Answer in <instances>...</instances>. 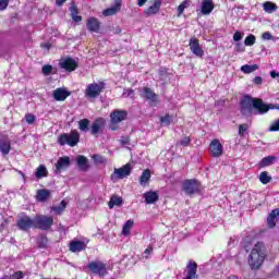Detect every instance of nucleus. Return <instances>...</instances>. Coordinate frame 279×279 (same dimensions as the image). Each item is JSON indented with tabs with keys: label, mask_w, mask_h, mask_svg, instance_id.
<instances>
[{
	"label": "nucleus",
	"mask_w": 279,
	"mask_h": 279,
	"mask_svg": "<svg viewBox=\"0 0 279 279\" xmlns=\"http://www.w3.org/2000/svg\"><path fill=\"white\" fill-rule=\"evenodd\" d=\"M272 104L268 105L260 98H254L251 95H244L240 99V112L242 117H252V114H267L268 110H274Z\"/></svg>",
	"instance_id": "f257e3e1"
},
{
	"label": "nucleus",
	"mask_w": 279,
	"mask_h": 279,
	"mask_svg": "<svg viewBox=\"0 0 279 279\" xmlns=\"http://www.w3.org/2000/svg\"><path fill=\"white\" fill-rule=\"evenodd\" d=\"M265 258H267V255L265 254V244L263 242H257L248 256L250 268L253 271L260 269L263 263H265Z\"/></svg>",
	"instance_id": "f03ea898"
},
{
	"label": "nucleus",
	"mask_w": 279,
	"mask_h": 279,
	"mask_svg": "<svg viewBox=\"0 0 279 279\" xmlns=\"http://www.w3.org/2000/svg\"><path fill=\"white\" fill-rule=\"evenodd\" d=\"M80 143V132L77 130H72L70 133H62L58 137V144L61 147L69 145V147H75Z\"/></svg>",
	"instance_id": "7ed1b4c3"
},
{
	"label": "nucleus",
	"mask_w": 279,
	"mask_h": 279,
	"mask_svg": "<svg viewBox=\"0 0 279 279\" xmlns=\"http://www.w3.org/2000/svg\"><path fill=\"white\" fill-rule=\"evenodd\" d=\"M90 274L94 276H99L100 278H104L105 276H108V265L104 263L102 260L95 259L87 264L86 266Z\"/></svg>",
	"instance_id": "20e7f679"
},
{
	"label": "nucleus",
	"mask_w": 279,
	"mask_h": 279,
	"mask_svg": "<svg viewBox=\"0 0 279 279\" xmlns=\"http://www.w3.org/2000/svg\"><path fill=\"white\" fill-rule=\"evenodd\" d=\"M53 226V217L47 215L35 216V230H43L49 232Z\"/></svg>",
	"instance_id": "39448f33"
},
{
	"label": "nucleus",
	"mask_w": 279,
	"mask_h": 279,
	"mask_svg": "<svg viewBox=\"0 0 279 279\" xmlns=\"http://www.w3.org/2000/svg\"><path fill=\"white\" fill-rule=\"evenodd\" d=\"M104 90H106L105 82L92 83L87 85L85 95L86 97H89V99H96V97H99Z\"/></svg>",
	"instance_id": "423d86ee"
},
{
	"label": "nucleus",
	"mask_w": 279,
	"mask_h": 279,
	"mask_svg": "<svg viewBox=\"0 0 279 279\" xmlns=\"http://www.w3.org/2000/svg\"><path fill=\"white\" fill-rule=\"evenodd\" d=\"M202 183H199L196 179H186L182 183V190L184 191L185 195H195V193H199V189Z\"/></svg>",
	"instance_id": "0eeeda50"
},
{
	"label": "nucleus",
	"mask_w": 279,
	"mask_h": 279,
	"mask_svg": "<svg viewBox=\"0 0 279 279\" xmlns=\"http://www.w3.org/2000/svg\"><path fill=\"white\" fill-rule=\"evenodd\" d=\"M16 226L22 232H29L32 228L35 229V218L32 219L29 216L24 215L23 217L17 219Z\"/></svg>",
	"instance_id": "6e6552de"
},
{
	"label": "nucleus",
	"mask_w": 279,
	"mask_h": 279,
	"mask_svg": "<svg viewBox=\"0 0 279 279\" xmlns=\"http://www.w3.org/2000/svg\"><path fill=\"white\" fill-rule=\"evenodd\" d=\"M128 120V110L116 109L110 113V121L112 125H119V123Z\"/></svg>",
	"instance_id": "1a4fd4ad"
},
{
	"label": "nucleus",
	"mask_w": 279,
	"mask_h": 279,
	"mask_svg": "<svg viewBox=\"0 0 279 279\" xmlns=\"http://www.w3.org/2000/svg\"><path fill=\"white\" fill-rule=\"evenodd\" d=\"M106 129V120L104 118H96L90 126L92 136H99V134H104V130Z\"/></svg>",
	"instance_id": "9d476101"
},
{
	"label": "nucleus",
	"mask_w": 279,
	"mask_h": 279,
	"mask_svg": "<svg viewBox=\"0 0 279 279\" xmlns=\"http://www.w3.org/2000/svg\"><path fill=\"white\" fill-rule=\"evenodd\" d=\"M143 93L145 100L149 101V106H151V108H156V106L160 104V98H158V94L154 93L150 87H144Z\"/></svg>",
	"instance_id": "9b49d317"
},
{
	"label": "nucleus",
	"mask_w": 279,
	"mask_h": 279,
	"mask_svg": "<svg viewBox=\"0 0 279 279\" xmlns=\"http://www.w3.org/2000/svg\"><path fill=\"white\" fill-rule=\"evenodd\" d=\"M86 28L92 34H99V32H101V22L99 19L92 16L86 21Z\"/></svg>",
	"instance_id": "f8f14e48"
},
{
	"label": "nucleus",
	"mask_w": 279,
	"mask_h": 279,
	"mask_svg": "<svg viewBox=\"0 0 279 279\" xmlns=\"http://www.w3.org/2000/svg\"><path fill=\"white\" fill-rule=\"evenodd\" d=\"M190 50L197 58H204V49L199 46V39L197 37H192L189 44Z\"/></svg>",
	"instance_id": "ddd939ff"
},
{
	"label": "nucleus",
	"mask_w": 279,
	"mask_h": 279,
	"mask_svg": "<svg viewBox=\"0 0 279 279\" xmlns=\"http://www.w3.org/2000/svg\"><path fill=\"white\" fill-rule=\"evenodd\" d=\"M60 69H64V71H68V73H73L80 66L77 61L75 59L68 57L63 61L59 63Z\"/></svg>",
	"instance_id": "4468645a"
},
{
	"label": "nucleus",
	"mask_w": 279,
	"mask_h": 279,
	"mask_svg": "<svg viewBox=\"0 0 279 279\" xmlns=\"http://www.w3.org/2000/svg\"><path fill=\"white\" fill-rule=\"evenodd\" d=\"M209 151L214 158H219L223 156V145H221V142L219 140H214L209 144Z\"/></svg>",
	"instance_id": "2eb2a0df"
},
{
	"label": "nucleus",
	"mask_w": 279,
	"mask_h": 279,
	"mask_svg": "<svg viewBox=\"0 0 279 279\" xmlns=\"http://www.w3.org/2000/svg\"><path fill=\"white\" fill-rule=\"evenodd\" d=\"M197 263L190 260L185 268V278L184 279H197Z\"/></svg>",
	"instance_id": "dca6fc26"
},
{
	"label": "nucleus",
	"mask_w": 279,
	"mask_h": 279,
	"mask_svg": "<svg viewBox=\"0 0 279 279\" xmlns=\"http://www.w3.org/2000/svg\"><path fill=\"white\" fill-rule=\"evenodd\" d=\"M52 97L54 101H65L68 97H71V92L66 88L58 87L52 92Z\"/></svg>",
	"instance_id": "f3484780"
},
{
	"label": "nucleus",
	"mask_w": 279,
	"mask_h": 279,
	"mask_svg": "<svg viewBox=\"0 0 279 279\" xmlns=\"http://www.w3.org/2000/svg\"><path fill=\"white\" fill-rule=\"evenodd\" d=\"M114 5L106 9L102 14L104 16H114V14L121 12V5L123 3V0H113Z\"/></svg>",
	"instance_id": "a211bd4d"
},
{
	"label": "nucleus",
	"mask_w": 279,
	"mask_h": 279,
	"mask_svg": "<svg viewBox=\"0 0 279 279\" xmlns=\"http://www.w3.org/2000/svg\"><path fill=\"white\" fill-rule=\"evenodd\" d=\"M71 167V158L69 156L60 157L56 163V173H61L62 169Z\"/></svg>",
	"instance_id": "6ab92c4d"
},
{
	"label": "nucleus",
	"mask_w": 279,
	"mask_h": 279,
	"mask_svg": "<svg viewBox=\"0 0 279 279\" xmlns=\"http://www.w3.org/2000/svg\"><path fill=\"white\" fill-rule=\"evenodd\" d=\"M160 5H162V0H155L153 5L145 9V15L153 16V14H158L160 12Z\"/></svg>",
	"instance_id": "aec40b11"
},
{
	"label": "nucleus",
	"mask_w": 279,
	"mask_h": 279,
	"mask_svg": "<svg viewBox=\"0 0 279 279\" xmlns=\"http://www.w3.org/2000/svg\"><path fill=\"white\" fill-rule=\"evenodd\" d=\"M114 173L120 180H123V178H128V175L132 173V166H130V163H126L122 168L114 169Z\"/></svg>",
	"instance_id": "412c9836"
},
{
	"label": "nucleus",
	"mask_w": 279,
	"mask_h": 279,
	"mask_svg": "<svg viewBox=\"0 0 279 279\" xmlns=\"http://www.w3.org/2000/svg\"><path fill=\"white\" fill-rule=\"evenodd\" d=\"M146 204H156L160 199V195L156 191H148L143 194Z\"/></svg>",
	"instance_id": "4be33fe9"
},
{
	"label": "nucleus",
	"mask_w": 279,
	"mask_h": 279,
	"mask_svg": "<svg viewBox=\"0 0 279 279\" xmlns=\"http://www.w3.org/2000/svg\"><path fill=\"white\" fill-rule=\"evenodd\" d=\"M213 10H215V2H213V0H204L202 2V7H201L202 14H204L205 16H208V14L213 12Z\"/></svg>",
	"instance_id": "5701e85b"
},
{
	"label": "nucleus",
	"mask_w": 279,
	"mask_h": 279,
	"mask_svg": "<svg viewBox=\"0 0 279 279\" xmlns=\"http://www.w3.org/2000/svg\"><path fill=\"white\" fill-rule=\"evenodd\" d=\"M69 11L71 12L72 21H74V23H82V15H78L80 9H77V4H75V2H71Z\"/></svg>",
	"instance_id": "b1692460"
},
{
	"label": "nucleus",
	"mask_w": 279,
	"mask_h": 279,
	"mask_svg": "<svg viewBox=\"0 0 279 279\" xmlns=\"http://www.w3.org/2000/svg\"><path fill=\"white\" fill-rule=\"evenodd\" d=\"M279 208L272 209L267 218L268 228H276V221H278Z\"/></svg>",
	"instance_id": "393cba45"
},
{
	"label": "nucleus",
	"mask_w": 279,
	"mask_h": 279,
	"mask_svg": "<svg viewBox=\"0 0 279 279\" xmlns=\"http://www.w3.org/2000/svg\"><path fill=\"white\" fill-rule=\"evenodd\" d=\"M276 160H278V157L267 156L259 161L258 166L260 169H265V167H271V165H274Z\"/></svg>",
	"instance_id": "a878e982"
},
{
	"label": "nucleus",
	"mask_w": 279,
	"mask_h": 279,
	"mask_svg": "<svg viewBox=\"0 0 279 279\" xmlns=\"http://www.w3.org/2000/svg\"><path fill=\"white\" fill-rule=\"evenodd\" d=\"M76 163L81 171H88V158H86L84 155H80L76 158Z\"/></svg>",
	"instance_id": "bb28decb"
},
{
	"label": "nucleus",
	"mask_w": 279,
	"mask_h": 279,
	"mask_svg": "<svg viewBox=\"0 0 279 279\" xmlns=\"http://www.w3.org/2000/svg\"><path fill=\"white\" fill-rule=\"evenodd\" d=\"M51 197V191L41 189L37 191L36 199L37 202H47Z\"/></svg>",
	"instance_id": "cd10ccee"
},
{
	"label": "nucleus",
	"mask_w": 279,
	"mask_h": 279,
	"mask_svg": "<svg viewBox=\"0 0 279 279\" xmlns=\"http://www.w3.org/2000/svg\"><path fill=\"white\" fill-rule=\"evenodd\" d=\"M12 150V144L8 140L0 141V151L2 156H8Z\"/></svg>",
	"instance_id": "c85d7f7f"
},
{
	"label": "nucleus",
	"mask_w": 279,
	"mask_h": 279,
	"mask_svg": "<svg viewBox=\"0 0 279 279\" xmlns=\"http://www.w3.org/2000/svg\"><path fill=\"white\" fill-rule=\"evenodd\" d=\"M159 123L162 128H169V125L173 123V114L167 113L166 116H161L159 118Z\"/></svg>",
	"instance_id": "c756f323"
},
{
	"label": "nucleus",
	"mask_w": 279,
	"mask_h": 279,
	"mask_svg": "<svg viewBox=\"0 0 279 279\" xmlns=\"http://www.w3.org/2000/svg\"><path fill=\"white\" fill-rule=\"evenodd\" d=\"M49 175V171L47 170V167H45V165H40L35 172V178H37V180H40L43 178H47Z\"/></svg>",
	"instance_id": "7c9ffc66"
},
{
	"label": "nucleus",
	"mask_w": 279,
	"mask_h": 279,
	"mask_svg": "<svg viewBox=\"0 0 279 279\" xmlns=\"http://www.w3.org/2000/svg\"><path fill=\"white\" fill-rule=\"evenodd\" d=\"M149 180H151V170L145 169L142 172V175L140 177V184L142 186H145L147 184V182H149Z\"/></svg>",
	"instance_id": "2f4dec72"
},
{
	"label": "nucleus",
	"mask_w": 279,
	"mask_h": 279,
	"mask_svg": "<svg viewBox=\"0 0 279 279\" xmlns=\"http://www.w3.org/2000/svg\"><path fill=\"white\" fill-rule=\"evenodd\" d=\"M37 247L39 250H47L49 247V238L47 235H39L37 238Z\"/></svg>",
	"instance_id": "473e14b6"
},
{
	"label": "nucleus",
	"mask_w": 279,
	"mask_h": 279,
	"mask_svg": "<svg viewBox=\"0 0 279 279\" xmlns=\"http://www.w3.org/2000/svg\"><path fill=\"white\" fill-rule=\"evenodd\" d=\"M83 250H84L83 241H72L70 243V252L76 253V252H82Z\"/></svg>",
	"instance_id": "72a5a7b5"
},
{
	"label": "nucleus",
	"mask_w": 279,
	"mask_h": 279,
	"mask_svg": "<svg viewBox=\"0 0 279 279\" xmlns=\"http://www.w3.org/2000/svg\"><path fill=\"white\" fill-rule=\"evenodd\" d=\"M123 204V198L117 196V195H113L110 197V201L108 203V207L110 209L114 208V206H121Z\"/></svg>",
	"instance_id": "f704fd0d"
},
{
	"label": "nucleus",
	"mask_w": 279,
	"mask_h": 279,
	"mask_svg": "<svg viewBox=\"0 0 279 279\" xmlns=\"http://www.w3.org/2000/svg\"><path fill=\"white\" fill-rule=\"evenodd\" d=\"M264 12H268V14H271V12H276L278 10V5L271 1H266L263 3Z\"/></svg>",
	"instance_id": "c9c22d12"
},
{
	"label": "nucleus",
	"mask_w": 279,
	"mask_h": 279,
	"mask_svg": "<svg viewBox=\"0 0 279 279\" xmlns=\"http://www.w3.org/2000/svg\"><path fill=\"white\" fill-rule=\"evenodd\" d=\"M242 73H245L246 75H250V73H254V71H258V64H244L241 66Z\"/></svg>",
	"instance_id": "e433bc0d"
},
{
	"label": "nucleus",
	"mask_w": 279,
	"mask_h": 279,
	"mask_svg": "<svg viewBox=\"0 0 279 279\" xmlns=\"http://www.w3.org/2000/svg\"><path fill=\"white\" fill-rule=\"evenodd\" d=\"M65 209H66L65 201H61L60 205L51 207V210L56 213V215H61L62 213H64Z\"/></svg>",
	"instance_id": "4c0bfd02"
},
{
	"label": "nucleus",
	"mask_w": 279,
	"mask_h": 279,
	"mask_svg": "<svg viewBox=\"0 0 279 279\" xmlns=\"http://www.w3.org/2000/svg\"><path fill=\"white\" fill-rule=\"evenodd\" d=\"M132 226H134V220H132V219L128 220L124 223V226L122 228V234L124 236H130V230H132Z\"/></svg>",
	"instance_id": "58836bf2"
},
{
	"label": "nucleus",
	"mask_w": 279,
	"mask_h": 279,
	"mask_svg": "<svg viewBox=\"0 0 279 279\" xmlns=\"http://www.w3.org/2000/svg\"><path fill=\"white\" fill-rule=\"evenodd\" d=\"M88 125H90V120L88 119H82L78 121V130H81V132H88Z\"/></svg>",
	"instance_id": "ea45409f"
},
{
	"label": "nucleus",
	"mask_w": 279,
	"mask_h": 279,
	"mask_svg": "<svg viewBox=\"0 0 279 279\" xmlns=\"http://www.w3.org/2000/svg\"><path fill=\"white\" fill-rule=\"evenodd\" d=\"M244 45L245 47H254V45H256V36L252 34L246 36L244 39Z\"/></svg>",
	"instance_id": "a19ab883"
},
{
	"label": "nucleus",
	"mask_w": 279,
	"mask_h": 279,
	"mask_svg": "<svg viewBox=\"0 0 279 279\" xmlns=\"http://www.w3.org/2000/svg\"><path fill=\"white\" fill-rule=\"evenodd\" d=\"M259 181L262 184H269V182H271V175H269V172L263 171L259 174Z\"/></svg>",
	"instance_id": "79ce46f5"
},
{
	"label": "nucleus",
	"mask_w": 279,
	"mask_h": 279,
	"mask_svg": "<svg viewBox=\"0 0 279 279\" xmlns=\"http://www.w3.org/2000/svg\"><path fill=\"white\" fill-rule=\"evenodd\" d=\"M53 72V65L51 64H46L41 68V73L43 75H51V73Z\"/></svg>",
	"instance_id": "37998d69"
},
{
	"label": "nucleus",
	"mask_w": 279,
	"mask_h": 279,
	"mask_svg": "<svg viewBox=\"0 0 279 279\" xmlns=\"http://www.w3.org/2000/svg\"><path fill=\"white\" fill-rule=\"evenodd\" d=\"M189 1H183L179 7H178V16H182L184 14V10L189 8Z\"/></svg>",
	"instance_id": "c03bdc74"
},
{
	"label": "nucleus",
	"mask_w": 279,
	"mask_h": 279,
	"mask_svg": "<svg viewBox=\"0 0 279 279\" xmlns=\"http://www.w3.org/2000/svg\"><path fill=\"white\" fill-rule=\"evenodd\" d=\"M25 121L28 125H34V123H36V116H34V113H26Z\"/></svg>",
	"instance_id": "a18cd8bd"
},
{
	"label": "nucleus",
	"mask_w": 279,
	"mask_h": 279,
	"mask_svg": "<svg viewBox=\"0 0 279 279\" xmlns=\"http://www.w3.org/2000/svg\"><path fill=\"white\" fill-rule=\"evenodd\" d=\"M250 130V125L247 123H243L239 125V136H245L246 131Z\"/></svg>",
	"instance_id": "49530a36"
},
{
	"label": "nucleus",
	"mask_w": 279,
	"mask_h": 279,
	"mask_svg": "<svg viewBox=\"0 0 279 279\" xmlns=\"http://www.w3.org/2000/svg\"><path fill=\"white\" fill-rule=\"evenodd\" d=\"M94 162H96L97 165H104L106 163V158H104V156L101 155H94L92 156Z\"/></svg>",
	"instance_id": "de8ad7c7"
},
{
	"label": "nucleus",
	"mask_w": 279,
	"mask_h": 279,
	"mask_svg": "<svg viewBox=\"0 0 279 279\" xmlns=\"http://www.w3.org/2000/svg\"><path fill=\"white\" fill-rule=\"evenodd\" d=\"M180 145H181V147H189V145H191V136H184L180 141Z\"/></svg>",
	"instance_id": "09e8293b"
},
{
	"label": "nucleus",
	"mask_w": 279,
	"mask_h": 279,
	"mask_svg": "<svg viewBox=\"0 0 279 279\" xmlns=\"http://www.w3.org/2000/svg\"><path fill=\"white\" fill-rule=\"evenodd\" d=\"M11 279H24L25 278V272L22 270L15 271L13 275L10 277Z\"/></svg>",
	"instance_id": "8fccbe9b"
},
{
	"label": "nucleus",
	"mask_w": 279,
	"mask_h": 279,
	"mask_svg": "<svg viewBox=\"0 0 279 279\" xmlns=\"http://www.w3.org/2000/svg\"><path fill=\"white\" fill-rule=\"evenodd\" d=\"M10 226V220L9 219H4L2 220L1 225H0V232H5V230H8Z\"/></svg>",
	"instance_id": "3c124183"
},
{
	"label": "nucleus",
	"mask_w": 279,
	"mask_h": 279,
	"mask_svg": "<svg viewBox=\"0 0 279 279\" xmlns=\"http://www.w3.org/2000/svg\"><path fill=\"white\" fill-rule=\"evenodd\" d=\"M8 5H10V0H0V12L8 10Z\"/></svg>",
	"instance_id": "603ef678"
},
{
	"label": "nucleus",
	"mask_w": 279,
	"mask_h": 279,
	"mask_svg": "<svg viewBox=\"0 0 279 279\" xmlns=\"http://www.w3.org/2000/svg\"><path fill=\"white\" fill-rule=\"evenodd\" d=\"M233 40L235 43H239V41L243 40V34L241 32L236 31L233 35Z\"/></svg>",
	"instance_id": "864d4df0"
},
{
	"label": "nucleus",
	"mask_w": 279,
	"mask_h": 279,
	"mask_svg": "<svg viewBox=\"0 0 279 279\" xmlns=\"http://www.w3.org/2000/svg\"><path fill=\"white\" fill-rule=\"evenodd\" d=\"M262 39L263 40H274V36L269 32H265L262 34Z\"/></svg>",
	"instance_id": "5fc2aeb1"
},
{
	"label": "nucleus",
	"mask_w": 279,
	"mask_h": 279,
	"mask_svg": "<svg viewBox=\"0 0 279 279\" xmlns=\"http://www.w3.org/2000/svg\"><path fill=\"white\" fill-rule=\"evenodd\" d=\"M253 83L256 84L257 86H260V84H263V77L255 76L253 80Z\"/></svg>",
	"instance_id": "6e6d98bb"
},
{
	"label": "nucleus",
	"mask_w": 279,
	"mask_h": 279,
	"mask_svg": "<svg viewBox=\"0 0 279 279\" xmlns=\"http://www.w3.org/2000/svg\"><path fill=\"white\" fill-rule=\"evenodd\" d=\"M64 3H66V0H56V5L58 8H62V5H64Z\"/></svg>",
	"instance_id": "4d7b16f0"
},
{
	"label": "nucleus",
	"mask_w": 279,
	"mask_h": 279,
	"mask_svg": "<svg viewBox=\"0 0 279 279\" xmlns=\"http://www.w3.org/2000/svg\"><path fill=\"white\" fill-rule=\"evenodd\" d=\"M126 95L128 97H132V99H134V89L132 88L126 89Z\"/></svg>",
	"instance_id": "13d9d810"
},
{
	"label": "nucleus",
	"mask_w": 279,
	"mask_h": 279,
	"mask_svg": "<svg viewBox=\"0 0 279 279\" xmlns=\"http://www.w3.org/2000/svg\"><path fill=\"white\" fill-rule=\"evenodd\" d=\"M154 252V247L153 246H148L145 251H144V254H151Z\"/></svg>",
	"instance_id": "bf43d9fd"
},
{
	"label": "nucleus",
	"mask_w": 279,
	"mask_h": 279,
	"mask_svg": "<svg viewBox=\"0 0 279 279\" xmlns=\"http://www.w3.org/2000/svg\"><path fill=\"white\" fill-rule=\"evenodd\" d=\"M121 144L122 145H130V137H124L123 140H121Z\"/></svg>",
	"instance_id": "052dcab7"
},
{
	"label": "nucleus",
	"mask_w": 279,
	"mask_h": 279,
	"mask_svg": "<svg viewBox=\"0 0 279 279\" xmlns=\"http://www.w3.org/2000/svg\"><path fill=\"white\" fill-rule=\"evenodd\" d=\"M145 3H147V0H137V5L140 8H143V5H145Z\"/></svg>",
	"instance_id": "680f3d73"
},
{
	"label": "nucleus",
	"mask_w": 279,
	"mask_h": 279,
	"mask_svg": "<svg viewBox=\"0 0 279 279\" xmlns=\"http://www.w3.org/2000/svg\"><path fill=\"white\" fill-rule=\"evenodd\" d=\"M41 47H44V49H51V45L49 43L43 44Z\"/></svg>",
	"instance_id": "e2e57ef3"
},
{
	"label": "nucleus",
	"mask_w": 279,
	"mask_h": 279,
	"mask_svg": "<svg viewBox=\"0 0 279 279\" xmlns=\"http://www.w3.org/2000/svg\"><path fill=\"white\" fill-rule=\"evenodd\" d=\"M270 77L276 78L279 77V74L276 71L270 72Z\"/></svg>",
	"instance_id": "0e129e2a"
},
{
	"label": "nucleus",
	"mask_w": 279,
	"mask_h": 279,
	"mask_svg": "<svg viewBox=\"0 0 279 279\" xmlns=\"http://www.w3.org/2000/svg\"><path fill=\"white\" fill-rule=\"evenodd\" d=\"M228 279H239L236 276H230Z\"/></svg>",
	"instance_id": "69168bd1"
},
{
	"label": "nucleus",
	"mask_w": 279,
	"mask_h": 279,
	"mask_svg": "<svg viewBox=\"0 0 279 279\" xmlns=\"http://www.w3.org/2000/svg\"><path fill=\"white\" fill-rule=\"evenodd\" d=\"M236 47H241V44H238Z\"/></svg>",
	"instance_id": "338daca9"
},
{
	"label": "nucleus",
	"mask_w": 279,
	"mask_h": 279,
	"mask_svg": "<svg viewBox=\"0 0 279 279\" xmlns=\"http://www.w3.org/2000/svg\"><path fill=\"white\" fill-rule=\"evenodd\" d=\"M111 130H117V129H114V128H111Z\"/></svg>",
	"instance_id": "774afa93"
}]
</instances>
